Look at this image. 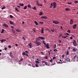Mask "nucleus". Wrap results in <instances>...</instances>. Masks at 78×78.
<instances>
[{"instance_id":"obj_1","label":"nucleus","mask_w":78,"mask_h":78,"mask_svg":"<svg viewBox=\"0 0 78 78\" xmlns=\"http://www.w3.org/2000/svg\"><path fill=\"white\" fill-rule=\"evenodd\" d=\"M57 6V3L55 2H54L53 3H51L50 4V8L51 9H52V8L55 9L56 8Z\"/></svg>"},{"instance_id":"obj_2","label":"nucleus","mask_w":78,"mask_h":78,"mask_svg":"<svg viewBox=\"0 0 78 78\" xmlns=\"http://www.w3.org/2000/svg\"><path fill=\"white\" fill-rule=\"evenodd\" d=\"M28 51H26L25 52H23L22 53V55H26V56H27L28 57H29V56H28Z\"/></svg>"},{"instance_id":"obj_3","label":"nucleus","mask_w":78,"mask_h":78,"mask_svg":"<svg viewBox=\"0 0 78 78\" xmlns=\"http://www.w3.org/2000/svg\"><path fill=\"white\" fill-rule=\"evenodd\" d=\"M73 44L74 46H77V44L76 43V41L75 40H73Z\"/></svg>"},{"instance_id":"obj_4","label":"nucleus","mask_w":78,"mask_h":78,"mask_svg":"<svg viewBox=\"0 0 78 78\" xmlns=\"http://www.w3.org/2000/svg\"><path fill=\"white\" fill-rule=\"evenodd\" d=\"M35 43L37 45V46H39L41 45V43L39 42V41H37L36 40V41L35 42Z\"/></svg>"},{"instance_id":"obj_5","label":"nucleus","mask_w":78,"mask_h":78,"mask_svg":"<svg viewBox=\"0 0 78 78\" xmlns=\"http://www.w3.org/2000/svg\"><path fill=\"white\" fill-rule=\"evenodd\" d=\"M53 23H55V24H58L59 23V22L58 21H53Z\"/></svg>"},{"instance_id":"obj_6","label":"nucleus","mask_w":78,"mask_h":78,"mask_svg":"<svg viewBox=\"0 0 78 78\" xmlns=\"http://www.w3.org/2000/svg\"><path fill=\"white\" fill-rule=\"evenodd\" d=\"M73 20L72 19L70 20V25H72V24H73Z\"/></svg>"},{"instance_id":"obj_7","label":"nucleus","mask_w":78,"mask_h":78,"mask_svg":"<svg viewBox=\"0 0 78 78\" xmlns=\"http://www.w3.org/2000/svg\"><path fill=\"white\" fill-rule=\"evenodd\" d=\"M3 27H6L7 28H8V26L5 24H2Z\"/></svg>"},{"instance_id":"obj_8","label":"nucleus","mask_w":78,"mask_h":78,"mask_svg":"<svg viewBox=\"0 0 78 78\" xmlns=\"http://www.w3.org/2000/svg\"><path fill=\"white\" fill-rule=\"evenodd\" d=\"M9 55L11 57V58H14V56H13V55H12V52H10L9 53Z\"/></svg>"},{"instance_id":"obj_9","label":"nucleus","mask_w":78,"mask_h":78,"mask_svg":"<svg viewBox=\"0 0 78 78\" xmlns=\"http://www.w3.org/2000/svg\"><path fill=\"white\" fill-rule=\"evenodd\" d=\"M39 38H40V39H41V40H45V37H39Z\"/></svg>"},{"instance_id":"obj_10","label":"nucleus","mask_w":78,"mask_h":78,"mask_svg":"<svg viewBox=\"0 0 78 78\" xmlns=\"http://www.w3.org/2000/svg\"><path fill=\"white\" fill-rule=\"evenodd\" d=\"M30 48H32V44L31 43H30L29 44H28Z\"/></svg>"},{"instance_id":"obj_11","label":"nucleus","mask_w":78,"mask_h":78,"mask_svg":"<svg viewBox=\"0 0 78 78\" xmlns=\"http://www.w3.org/2000/svg\"><path fill=\"white\" fill-rule=\"evenodd\" d=\"M9 23H10V24H11V25H15V24L14 22L12 21H10Z\"/></svg>"},{"instance_id":"obj_12","label":"nucleus","mask_w":78,"mask_h":78,"mask_svg":"<svg viewBox=\"0 0 78 78\" xmlns=\"http://www.w3.org/2000/svg\"><path fill=\"white\" fill-rule=\"evenodd\" d=\"M45 47L46 48H48V49L49 48V44H46Z\"/></svg>"},{"instance_id":"obj_13","label":"nucleus","mask_w":78,"mask_h":78,"mask_svg":"<svg viewBox=\"0 0 78 78\" xmlns=\"http://www.w3.org/2000/svg\"><path fill=\"white\" fill-rule=\"evenodd\" d=\"M42 62H43V63H45L46 66H47V64H48V63L45 61H42Z\"/></svg>"},{"instance_id":"obj_14","label":"nucleus","mask_w":78,"mask_h":78,"mask_svg":"<svg viewBox=\"0 0 78 78\" xmlns=\"http://www.w3.org/2000/svg\"><path fill=\"white\" fill-rule=\"evenodd\" d=\"M41 18L42 19H47V17L45 16H41Z\"/></svg>"},{"instance_id":"obj_15","label":"nucleus","mask_w":78,"mask_h":78,"mask_svg":"<svg viewBox=\"0 0 78 78\" xmlns=\"http://www.w3.org/2000/svg\"><path fill=\"white\" fill-rule=\"evenodd\" d=\"M77 25H76V24H75L73 27V29H75V28H76V26Z\"/></svg>"},{"instance_id":"obj_16","label":"nucleus","mask_w":78,"mask_h":78,"mask_svg":"<svg viewBox=\"0 0 78 78\" xmlns=\"http://www.w3.org/2000/svg\"><path fill=\"white\" fill-rule=\"evenodd\" d=\"M44 28H42L41 32L42 34H43V33H44Z\"/></svg>"},{"instance_id":"obj_17","label":"nucleus","mask_w":78,"mask_h":78,"mask_svg":"<svg viewBox=\"0 0 78 78\" xmlns=\"http://www.w3.org/2000/svg\"><path fill=\"white\" fill-rule=\"evenodd\" d=\"M19 5H20V6H23L24 5V4H23V3H20Z\"/></svg>"},{"instance_id":"obj_18","label":"nucleus","mask_w":78,"mask_h":78,"mask_svg":"<svg viewBox=\"0 0 78 78\" xmlns=\"http://www.w3.org/2000/svg\"><path fill=\"white\" fill-rule=\"evenodd\" d=\"M66 61H67V62H69V61H70V59H69V58H66Z\"/></svg>"},{"instance_id":"obj_19","label":"nucleus","mask_w":78,"mask_h":78,"mask_svg":"<svg viewBox=\"0 0 78 78\" xmlns=\"http://www.w3.org/2000/svg\"><path fill=\"white\" fill-rule=\"evenodd\" d=\"M27 7H28V8H31V5H30L29 4L27 5Z\"/></svg>"},{"instance_id":"obj_20","label":"nucleus","mask_w":78,"mask_h":78,"mask_svg":"<svg viewBox=\"0 0 78 78\" xmlns=\"http://www.w3.org/2000/svg\"><path fill=\"white\" fill-rule=\"evenodd\" d=\"M54 28L53 27V28L52 29H51V31H52V32H54Z\"/></svg>"},{"instance_id":"obj_21","label":"nucleus","mask_w":78,"mask_h":78,"mask_svg":"<svg viewBox=\"0 0 78 78\" xmlns=\"http://www.w3.org/2000/svg\"><path fill=\"white\" fill-rule=\"evenodd\" d=\"M4 30L3 29H2V31L1 32V33H2V34H3V31H4Z\"/></svg>"},{"instance_id":"obj_22","label":"nucleus","mask_w":78,"mask_h":78,"mask_svg":"<svg viewBox=\"0 0 78 78\" xmlns=\"http://www.w3.org/2000/svg\"><path fill=\"white\" fill-rule=\"evenodd\" d=\"M42 42H43V44H44V45H46V43H45V42L43 40L42 41Z\"/></svg>"},{"instance_id":"obj_23","label":"nucleus","mask_w":78,"mask_h":78,"mask_svg":"<svg viewBox=\"0 0 78 78\" xmlns=\"http://www.w3.org/2000/svg\"><path fill=\"white\" fill-rule=\"evenodd\" d=\"M65 10H66V11H69V10H70V9H69L68 8H66L65 9Z\"/></svg>"},{"instance_id":"obj_24","label":"nucleus","mask_w":78,"mask_h":78,"mask_svg":"<svg viewBox=\"0 0 78 78\" xmlns=\"http://www.w3.org/2000/svg\"><path fill=\"white\" fill-rule=\"evenodd\" d=\"M12 32L13 33H16V31L14 30V29H12Z\"/></svg>"},{"instance_id":"obj_25","label":"nucleus","mask_w":78,"mask_h":78,"mask_svg":"<svg viewBox=\"0 0 78 78\" xmlns=\"http://www.w3.org/2000/svg\"><path fill=\"white\" fill-rule=\"evenodd\" d=\"M74 58H75L76 59H78V56L77 55H75L74 57Z\"/></svg>"},{"instance_id":"obj_26","label":"nucleus","mask_w":78,"mask_h":78,"mask_svg":"<svg viewBox=\"0 0 78 78\" xmlns=\"http://www.w3.org/2000/svg\"><path fill=\"white\" fill-rule=\"evenodd\" d=\"M34 23L36 24V25H38V23H37V22L35 21Z\"/></svg>"},{"instance_id":"obj_27","label":"nucleus","mask_w":78,"mask_h":78,"mask_svg":"<svg viewBox=\"0 0 78 78\" xmlns=\"http://www.w3.org/2000/svg\"><path fill=\"white\" fill-rule=\"evenodd\" d=\"M16 31L17 32H21V31L20 30H19L18 29L16 30Z\"/></svg>"},{"instance_id":"obj_28","label":"nucleus","mask_w":78,"mask_h":78,"mask_svg":"<svg viewBox=\"0 0 78 78\" xmlns=\"http://www.w3.org/2000/svg\"><path fill=\"white\" fill-rule=\"evenodd\" d=\"M35 62H36V63H37V64H40V62H39L37 61H35Z\"/></svg>"},{"instance_id":"obj_29","label":"nucleus","mask_w":78,"mask_h":78,"mask_svg":"<svg viewBox=\"0 0 78 78\" xmlns=\"http://www.w3.org/2000/svg\"><path fill=\"white\" fill-rule=\"evenodd\" d=\"M54 48H56V44H55L54 45Z\"/></svg>"},{"instance_id":"obj_30","label":"nucleus","mask_w":78,"mask_h":78,"mask_svg":"<svg viewBox=\"0 0 78 78\" xmlns=\"http://www.w3.org/2000/svg\"><path fill=\"white\" fill-rule=\"evenodd\" d=\"M35 66H36V67H39V66H38L39 64H38V63L36 64L35 65Z\"/></svg>"},{"instance_id":"obj_31","label":"nucleus","mask_w":78,"mask_h":78,"mask_svg":"<svg viewBox=\"0 0 78 78\" xmlns=\"http://www.w3.org/2000/svg\"><path fill=\"white\" fill-rule=\"evenodd\" d=\"M5 8H6V7L5 6H4L2 8V9H5Z\"/></svg>"},{"instance_id":"obj_32","label":"nucleus","mask_w":78,"mask_h":78,"mask_svg":"<svg viewBox=\"0 0 78 78\" xmlns=\"http://www.w3.org/2000/svg\"><path fill=\"white\" fill-rule=\"evenodd\" d=\"M27 6H25V7H24V9H27Z\"/></svg>"},{"instance_id":"obj_33","label":"nucleus","mask_w":78,"mask_h":78,"mask_svg":"<svg viewBox=\"0 0 78 78\" xmlns=\"http://www.w3.org/2000/svg\"><path fill=\"white\" fill-rule=\"evenodd\" d=\"M15 10L16 11H17V12H19V10H18V9L17 8H15Z\"/></svg>"},{"instance_id":"obj_34","label":"nucleus","mask_w":78,"mask_h":78,"mask_svg":"<svg viewBox=\"0 0 78 78\" xmlns=\"http://www.w3.org/2000/svg\"><path fill=\"white\" fill-rule=\"evenodd\" d=\"M67 3L68 5H72V2H68Z\"/></svg>"},{"instance_id":"obj_35","label":"nucleus","mask_w":78,"mask_h":78,"mask_svg":"<svg viewBox=\"0 0 78 78\" xmlns=\"http://www.w3.org/2000/svg\"><path fill=\"white\" fill-rule=\"evenodd\" d=\"M39 23H40V24H41V25H42V24H44V22H40Z\"/></svg>"},{"instance_id":"obj_36","label":"nucleus","mask_w":78,"mask_h":78,"mask_svg":"<svg viewBox=\"0 0 78 78\" xmlns=\"http://www.w3.org/2000/svg\"><path fill=\"white\" fill-rule=\"evenodd\" d=\"M33 9H34V10H36V6H34V8H33Z\"/></svg>"},{"instance_id":"obj_37","label":"nucleus","mask_w":78,"mask_h":78,"mask_svg":"<svg viewBox=\"0 0 78 78\" xmlns=\"http://www.w3.org/2000/svg\"><path fill=\"white\" fill-rule=\"evenodd\" d=\"M74 3H75L76 4V3H78V1H75L74 2Z\"/></svg>"},{"instance_id":"obj_38","label":"nucleus","mask_w":78,"mask_h":78,"mask_svg":"<svg viewBox=\"0 0 78 78\" xmlns=\"http://www.w3.org/2000/svg\"><path fill=\"white\" fill-rule=\"evenodd\" d=\"M23 58H21L20 60V61H19V62H20L21 61H23Z\"/></svg>"},{"instance_id":"obj_39","label":"nucleus","mask_w":78,"mask_h":78,"mask_svg":"<svg viewBox=\"0 0 78 78\" xmlns=\"http://www.w3.org/2000/svg\"><path fill=\"white\" fill-rule=\"evenodd\" d=\"M69 51H67L66 52V55H69Z\"/></svg>"},{"instance_id":"obj_40","label":"nucleus","mask_w":78,"mask_h":78,"mask_svg":"<svg viewBox=\"0 0 78 78\" xmlns=\"http://www.w3.org/2000/svg\"><path fill=\"white\" fill-rule=\"evenodd\" d=\"M37 5H38V6H42V4H37Z\"/></svg>"},{"instance_id":"obj_41","label":"nucleus","mask_w":78,"mask_h":78,"mask_svg":"<svg viewBox=\"0 0 78 78\" xmlns=\"http://www.w3.org/2000/svg\"><path fill=\"white\" fill-rule=\"evenodd\" d=\"M62 38H63V39H65L66 38V37L64 36H62Z\"/></svg>"},{"instance_id":"obj_42","label":"nucleus","mask_w":78,"mask_h":78,"mask_svg":"<svg viewBox=\"0 0 78 78\" xmlns=\"http://www.w3.org/2000/svg\"><path fill=\"white\" fill-rule=\"evenodd\" d=\"M73 51H76V49L73 48Z\"/></svg>"},{"instance_id":"obj_43","label":"nucleus","mask_w":78,"mask_h":78,"mask_svg":"<svg viewBox=\"0 0 78 78\" xmlns=\"http://www.w3.org/2000/svg\"><path fill=\"white\" fill-rule=\"evenodd\" d=\"M42 14V12H40L39 14V16H41Z\"/></svg>"},{"instance_id":"obj_44","label":"nucleus","mask_w":78,"mask_h":78,"mask_svg":"<svg viewBox=\"0 0 78 78\" xmlns=\"http://www.w3.org/2000/svg\"><path fill=\"white\" fill-rule=\"evenodd\" d=\"M52 59H53V60H55V59H56V57H54Z\"/></svg>"},{"instance_id":"obj_45","label":"nucleus","mask_w":78,"mask_h":78,"mask_svg":"<svg viewBox=\"0 0 78 78\" xmlns=\"http://www.w3.org/2000/svg\"><path fill=\"white\" fill-rule=\"evenodd\" d=\"M53 61V59H51V60H50V62H52V61Z\"/></svg>"},{"instance_id":"obj_46","label":"nucleus","mask_w":78,"mask_h":78,"mask_svg":"<svg viewBox=\"0 0 78 78\" xmlns=\"http://www.w3.org/2000/svg\"><path fill=\"white\" fill-rule=\"evenodd\" d=\"M67 32L69 33H70V30H68L67 31Z\"/></svg>"},{"instance_id":"obj_47","label":"nucleus","mask_w":78,"mask_h":78,"mask_svg":"<svg viewBox=\"0 0 78 78\" xmlns=\"http://www.w3.org/2000/svg\"><path fill=\"white\" fill-rule=\"evenodd\" d=\"M0 41H1L2 43H3V39L0 40Z\"/></svg>"},{"instance_id":"obj_48","label":"nucleus","mask_w":78,"mask_h":78,"mask_svg":"<svg viewBox=\"0 0 78 78\" xmlns=\"http://www.w3.org/2000/svg\"><path fill=\"white\" fill-rule=\"evenodd\" d=\"M41 53L43 55H44V54L43 52H41Z\"/></svg>"},{"instance_id":"obj_49","label":"nucleus","mask_w":78,"mask_h":78,"mask_svg":"<svg viewBox=\"0 0 78 78\" xmlns=\"http://www.w3.org/2000/svg\"><path fill=\"white\" fill-rule=\"evenodd\" d=\"M10 18H13V16H12V15H10Z\"/></svg>"},{"instance_id":"obj_50","label":"nucleus","mask_w":78,"mask_h":78,"mask_svg":"<svg viewBox=\"0 0 78 78\" xmlns=\"http://www.w3.org/2000/svg\"><path fill=\"white\" fill-rule=\"evenodd\" d=\"M37 61H38V62L40 61V59H39V58H37Z\"/></svg>"},{"instance_id":"obj_51","label":"nucleus","mask_w":78,"mask_h":78,"mask_svg":"<svg viewBox=\"0 0 78 78\" xmlns=\"http://www.w3.org/2000/svg\"><path fill=\"white\" fill-rule=\"evenodd\" d=\"M45 59H48V57H47V56H46L44 57Z\"/></svg>"},{"instance_id":"obj_52","label":"nucleus","mask_w":78,"mask_h":78,"mask_svg":"<svg viewBox=\"0 0 78 78\" xmlns=\"http://www.w3.org/2000/svg\"><path fill=\"white\" fill-rule=\"evenodd\" d=\"M57 51V50L56 49H55L54 50V51Z\"/></svg>"},{"instance_id":"obj_53","label":"nucleus","mask_w":78,"mask_h":78,"mask_svg":"<svg viewBox=\"0 0 78 78\" xmlns=\"http://www.w3.org/2000/svg\"><path fill=\"white\" fill-rule=\"evenodd\" d=\"M58 41L59 43H61V41L59 40H58Z\"/></svg>"},{"instance_id":"obj_54","label":"nucleus","mask_w":78,"mask_h":78,"mask_svg":"<svg viewBox=\"0 0 78 78\" xmlns=\"http://www.w3.org/2000/svg\"><path fill=\"white\" fill-rule=\"evenodd\" d=\"M60 62H59V64H60L62 62L61 59H60Z\"/></svg>"},{"instance_id":"obj_55","label":"nucleus","mask_w":78,"mask_h":78,"mask_svg":"<svg viewBox=\"0 0 78 78\" xmlns=\"http://www.w3.org/2000/svg\"><path fill=\"white\" fill-rule=\"evenodd\" d=\"M36 4H37H37H38V1H37H37H36Z\"/></svg>"},{"instance_id":"obj_56","label":"nucleus","mask_w":78,"mask_h":78,"mask_svg":"<svg viewBox=\"0 0 78 78\" xmlns=\"http://www.w3.org/2000/svg\"><path fill=\"white\" fill-rule=\"evenodd\" d=\"M61 29L62 30H63V29H62V26H61Z\"/></svg>"},{"instance_id":"obj_57","label":"nucleus","mask_w":78,"mask_h":78,"mask_svg":"<svg viewBox=\"0 0 78 78\" xmlns=\"http://www.w3.org/2000/svg\"><path fill=\"white\" fill-rule=\"evenodd\" d=\"M33 30L34 31L36 32V30H35V29H33Z\"/></svg>"},{"instance_id":"obj_58","label":"nucleus","mask_w":78,"mask_h":78,"mask_svg":"<svg viewBox=\"0 0 78 78\" xmlns=\"http://www.w3.org/2000/svg\"><path fill=\"white\" fill-rule=\"evenodd\" d=\"M11 45H9V48H11Z\"/></svg>"},{"instance_id":"obj_59","label":"nucleus","mask_w":78,"mask_h":78,"mask_svg":"<svg viewBox=\"0 0 78 78\" xmlns=\"http://www.w3.org/2000/svg\"><path fill=\"white\" fill-rule=\"evenodd\" d=\"M3 42L6 41V40L5 39H3Z\"/></svg>"},{"instance_id":"obj_60","label":"nucleus","mask_w":78,"mask_h":78,"mask_svg":"<svg viewBox=\"0 0 78 78\" xmlns=\"http://www.w3.org/2000/svg\"><path fill=\"white\" fill-rule=\"evenodd\" d=\"M22 39H23V40H25V38H24V37H22Z\"/></svg>"},{"instance_id":"obj_61","label":"nucleus","mask_w":78,"mask_h":78,"mask_svg":"<svg viewBox=\"0 0 78 78\" xmlns=\"http://www.w3.org/2000/svg\"><path fill=\"white\" fill-rule=\"evenodd\" d=\"M5 50H7V48L5 47Z\"/></svg>"},{"instance_id":"obj_62","label":"nucleus","mask_w":78,"mask_h":78,"mask_svg":"<svg viewBox=\"0 0 78 78\" xmlns=\"http://www.w3.org/2000/svg\"><path fill=\"white\" fill-rule=\"evenodd\" d=\"M66 35H68V36H69V34L68 33H66Z\"/></svg>"},{"instance_id":"obj_63","label":"nucleus","mask_w":78,"mask_h":78,"mask_svg":"<svg viewBox=\"0 0 78 78\" xmlns=\"http://www.w3.org/2000/svg\"><path fill=\"white\" fill-rule=\"evenodd\" d=\"M62 36V34H60L59 35V37H61Z\"/></svg>"},{"instance_id":"obj_64","label":"nucleus","mask_w":78,"mask_h":78,"mask_svg":"<svg viewBox=\"0 0 78 78\" xmlns=\"http://www.w3.org/2000/svg\"><path fill=\"white\" fill-rule=\"evenodd\" d=\"M62 57L63 58H64V55H62Z\"/></svg>"}]
</instances>
